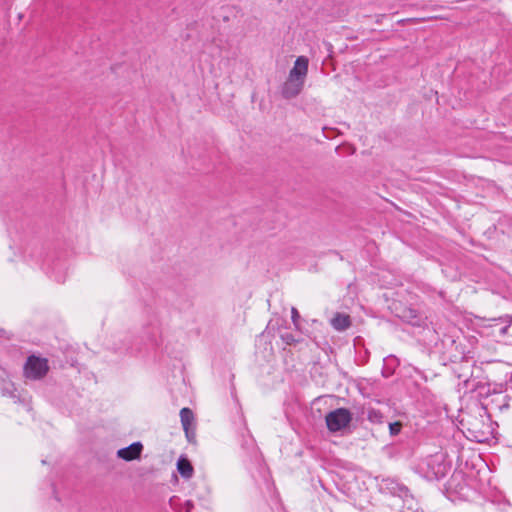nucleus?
<instances>
[{
	"label": "nucleus",
	"instance_id": "6e6552de",
	"mask_svg": "<svg viewBox=\"0 0 512 512\" xmlns=\"http://www.w3.org/2000/svg\"><path fill=\"white\" fill-rule=\"evenodd\" d=\"M176 465L177 471L183 478L190 479L193 476L194 468L187 457H179Z\"/></svg>",
	"mask_w": 512,
	"mask_h": 512
},
{
	"label": "nucleus",
	"instance_id": "4468645a",
	"mask_svg": "<svg viewBox=\"0 0 512 512\" xmlns=\"http://www.w3.org/2000/svg\"><path fill=\"white\" fill-rule=\"evenodd\" d=\"M402 425L400 422L389 423L390 434L395 436L400 433Z\"/></svg>",
	"mask_w": 512,
	"mask_h": 512
},
{
	"label": "nucleus",
	"instance_id": "9b49d317",
	"mask_svg": "<svg viewBox=\"0 0 512 512\" xmlns=\"http://www.w3.org/2000/svg\"><path fill=\"white\" fill-rule=\"evenodd\" d=\"M399 365L398 359L390 355L384 359V368L382 370V375L386 378L390 377L394 373L395 367Z\"/></svg>",
	"mask_w": 512,
	"mask_h": 512
},
{
	"label": "nucleus",
	"instance_id": "f3484780",
	"mask_svg": "<svg viewBox=\"0 0 512 512\" xmlns=\"http://www.w3.org/2000/svg\"><path fill=\"white\" fill-rule=\"evenodd\" d=\"M189 442H192L195 438V431L189 427V436H186Z\"/></svg>",
	"mask_w": 512,
	"mask_h": 512
},
{
	"label": "nucleus",
	"instance_id": "7ed1b4c3",
	"mask_svg": "<svg viewBox=\"0 0 512 512\" xmlns=\"http://www.w3.org/2000/svg\"><path fill=\"white\" fill-rule=\"evenodd\" d=\"M49 370L47 359L29 356L24 367L25 375L30 379H41Z\"/></svg>",
	"mask_w": 512,
	"mask_h": 512
},
{
	"label": "nucleus",
	"instance_id": "dca6fc26",
	"mask_svg": "<svg viewBox=\"0 0 512 512\" xmlns=\"http://www.w3.org/2000/svg\"><path fill=\"white\" fill-rule=\"evenodd\" d=\"M193 508H194V504L192 501L188 500L185 502L184 509L186 512H191Z\"/></svg>",
	"mask_w": 512,
	"mask_h": 512
},
{
	"label": "nucleus",
	"instance_id": "ddd939ff",
	"mask_svg": "<svg viewBox=\"0 0 512 512\" xmlns=\"http://www.w3.org/2000/svg\"><path fill=\"white\" fill-rule=\"evenodd\" d=\"M282 341L287 345H294L298 342V340L294 337L292 333H283L280 335Z\"/></svg>",
	"mask_w": 512,
	"mask_h": 512
},
{
	"label": "nucleus",
	"instance_id": "f03ea898",
	"mask_svg": "<svg viewBox=\"0 0 512 512\" xmlns=\"http://www.w3.org/2000/svg\"><path fill=\"white\" fill-rule=\"evenodd\" d=\"M352 419V413L347 408H337L325 416L327 428L333 433L348 427Z\"/></svg>",
	"mask_w": 512,
	"mask_h": 512
},
{
	"label": "nucleus",
	"instance_id": "f257e3e1",
	"mask_svg": "<svg viewBox=\"0 0 512 512\" xmlns=\"http://www.w3.org/2000/svg\"><path fill=\"white\" fill-rule=\"evenodd\" d=\"M449 464L445 461L443 453H435L421 459L414 470L428 481H437L446 476Z\"/></svg>",
	"mask_w": 512,
	"mask_h": 512
},
{
	"label": "nucleus",
	"instance_id": "9d476101",
	"mask_svg": "<svg viewBox=\"0 0 512 512\" xmlns=\"http://www.w3.org/2000/svg\"><path fill=\"white\" fill-rule=\"evenodd\" d=\"M180 419L186 436H189V427L194 421V414L190 408L184 407L180 410Z\"/></svg>",
	"mask_w": 512,
	"mask_h": 512
},
{
	"label": "nucleus",
	"instance_id": "f8f14e48",
	"mask_svg": "<svg viewBox=\"0 0 512 512\" xmlns=\"http://www.w3.org/2000/svg\"><path fill=\"white\" fill-rule=\"evenodd\" d=\"M367 419L373 424H382L384 421V416L379 410L369 409L367 413Z\"/></svg>",
	"mask_w": 512,
	"mask_h": 512
},
{
	"label": "nucleus",
	"instance_id": "0eeeda50",
	"mask_svg": "<svg viewBox=\"0 0 512 512\" xmlns=\"http://www.w3.org/2000/svg\"><path fill=\"white\" fill-rule=\"evenodd\" d=\"M142 450L143 445L140 442H134L127 447L119 449L117 456L125 461H132L140 457Z\"/></svg>",
	"mask_w": 512,
	"mask_h": 512
},
{
	"label": "nucleus",
	"instance_id": "20e7f679",
	"mask_svg": "<svg viewBox=\"0 0 512 512\" xmlns=\"http://www.w3.org/2000/svg\"><path fill=\"white\" fill-rule=\"evenodd\" d=\"M378 487L381 493L390 494L400 498H406L410 494L407 486L400 483L397 479L391 477L381 478L378 481Z\"/></svg>",
	"mask_w": 512,
	"mask_h": 512
},
{
	"label": "nucleus",
	"instance_id": "a211bd4d",
	"mask_svg": "<svg viewBox=\"0 0 512 512\" xmlns=\"http://www.w3.org/2000/svg\"><path fill=\"white\" fill-rule=\"evenodd\" d=\"M508 327H509V325H507V326L503 327V328L501 329V333H506V331H507Z\"/></svg>",
	"mask_w": 512,
	"mask_h": 512
},
{
	"label": "nucleus",
	"instance_id": "2eb2a0df",
	"mask_svg": "<svg viewBox=\"0 0 512 512\" xmlns=\"http://www.w3.org/2000/svg\"><path fill=\"white\" fill-rule=\"evenodd\" d=\"M291 319H292V322H293L294 326L296 328H298L299 327L300 315H299L298 310L295 307H292V309H291Z\"/></svg>",
	"mask_w": 512,
	"mask_h": 512
},
{
	"label": "nucleus",
	"instance_id": "423d86ee",
	"mask_svg": "<svg viewBox=\"0 0 512 512\" xmlns=\"http://www.w3.org/2000/svg\"><path fill=\"white\" fill-rule=\"evenodd\" d=\"M307 72H308V59L305 56H299L296 59L293 68L289 72V77L304 82Z\"/></svg>",
	"mask_w": 512,
	"mask_h": 512
},
{
	"label": "nucleus",
	"instance_id": "1a4fd4ad",
	"mask_svg": "<svg viewBox=\"0 0 512 512\" xmlns=\"http://www.w3.org/2000/svg\"><path fill=\"white\" fill-rule=\"evenodd\" d=\"M331 325L338 331H344L351 325V320L348 315L337 313L331 319Z\"/></svg>",
	"mask_w": 512,
	"mask_h": 512
},
{
	"label": "nucleus",
	"instance_id": "39448f33",
	"mask_svg": "<svg viewBox=\"0 0 512 512\" xmlns=\"http://www.w3.org/2000/svg\"><path fill=\"white\" fill-rule=\"evenodd\" d=\"M304 86L303 81L288 76L281 88V94L285 99H291L300 94Z\"/></svg>",
	"mask_w": 512,
	"mask_h": 512
},
{
	"label": "nucleus",
	"instance_id": "6ab92c4d",
	"mask_svg": "<svg viewBox=\"0 0 512 512\" xmlns=\"http://www.w3.org/2000/svg\"><path fill=\"white\" fill-rule=\"evenodd\" d=\"M410 313L413 314L412 317L415 318L416 317V314H415V311L413 310H410Z\"/></svg>",
	"mask_w": 512,
	"mask_h": 512
}]
</instances>
